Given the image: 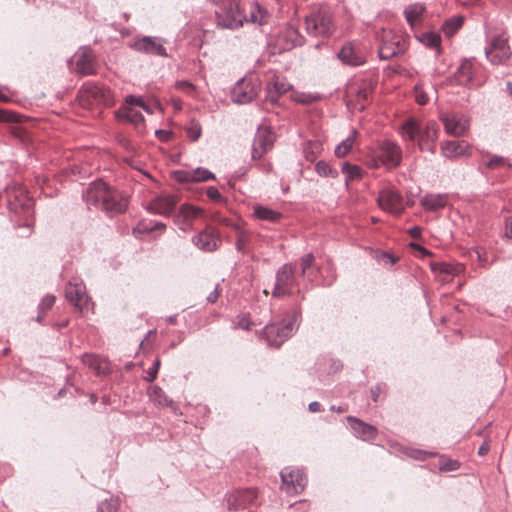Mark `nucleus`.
I'll use <instances>...</instances> for the list:
<instances>
[{
    "label": "nucleus",
    "instance_id": "obj_58",
    "mask_svg": "<svg viewBox=\"0 0 512 512\" xmlns=\"http://www.w3.org/2000/svg\"><path fill=\"white\" fill-rule=\"evenodd\" d=\"M504 237L512 239V217L507 218L505 221V233Z\"/></svg>",
    "mask_w": 512,
    "mask_h": 512
},
{
    "label": "nucleus",
    "instance_id": "obj_35",
    "mask_svg": "<svg viewBox=\"0 0 512 512\" xmlns=\"http://www.w3.org/2000/svg\"><path fill=\"white\" fill-rule=\"evenodd\" d=\"M431 268L434 272H439L445 275H458L463 271V266L460 264H449L445 262L433 263Z\"/></svg>",
    "mask_w": 512,
    "mask_h": 512
},
{
    "label": "nucleus",
    "instance_id": "obj_61",
    "mask_svg": "<svg viewBox=\"0 0 512 512\" xmlns=\"http://www.w3.org/2000/svg\"><path fill=\"white\" fill-rule=\"evenodd\" d=\"M489 449H490L489 444H488V442H486V441H485V442L480 446V448H479V450H478V454H479L480 456H484V455H486V454L488 453Z\"/></svg>",
    "mask_w": 512,
    "mask_h": 512
},
{
    "label": "nucleus",
    "instance_id": "obj_32",
    "mask_svg": "<svg viewBox=\"0 0 512 512\" xmlns=\"http://www.w3.org/2000/svg\"><path fill=\"white\" fill-rule=\"evenodd\" d=\"M420 204L426 210L437 211L446 206L447 196L443 194H427L421 198Z\"/></svg>",
    "mask_w": 512,
    "mask_h": 512
},
{
    "label": "nucleus",
    "instance_id": "obj_14",
    "mask_svg": "<svg viewBox=\"0 0 512 512\" xmlns=\"http://www.w3.org/2000/svg\"><path fill=\"white\" fill-rule=\"evenodd\" d=\"M204 216V211L191 204H183L174 216V223L182 231L193 229L194 222Z\"/></svg>",
    "mask_w": 512,
    "mask_h": 512
},
{
    "label": "nucleus",
    "instance_id": "obj_10",
    "mask_svg": "<svg viewBox=\"0 0 512 512\" xmlns=\"http://www.w3.org/2000/svg\"><path fill=\"white\" fill-rule=\"evenodd\" d=\"M281 489L290 495L301 493L307 484V478L298 468H285L281 472Z\"/></svg>",
    "mask_w": 512,
    "mask_h": 512
},
{
    "label": "nucleus",
    "instance_id": "obj_54",
    "mask_svg": "<svg viewBox=\"0 0 512 512\" xmlns=\"http://www.w3.org/2000/svg\"><path fill=\"white\" fill-rule=\"evenodd\" d=\"M486 166L490 169H496L506 166V160L500 156H492Z\"/></svg>",
    "mask_w": 512,
    "mask_h": 512
},
{
    "label": "nucleus",
    "instance_id": "obj_47",
    "mask_svg": "<svg viewBox=\"0 0 512 512\" xmlns=\"http://www.w3.org/2000/svg\"><path fill=\"white\" fill-rule=\"evenodd\" d=\"M119 506V500L111 498L100 503L98 512H117Z\"/></svg>",
    "mask_w": 512,
    "mask_h": 512
},
{
    "label": "nucleus",
    "instance_id": "obj_11",
    "mask_svg": "<svg viewBox=\"0 0 512 512\" xmlns=\"http://www.w3.org/2000/svg\"><path fill=\"white\" fill-rule=\"evenodd\" d=\"M66 299L80 312L89 310L90 298L86 287L81 281L73 280L68 283L65 290Z\"/></svg>",
    "mask_w": 512,
    "mask_h": 512
},
{
    "label": "nucleus",
    "instance_id": "obj_40",
    "mask_svg": "<svg viewBox=\"0 0 512 512\" xmlns=\"http://www.w3.org/2000/svg\"><path fill=\"white\" fill-rule=\"evenodd\" d=\"M314 256L312 254H306L299 260V266L301 269V275L309 280L313 274L312 267L314 264Z\"/></svg>",
    "mask_w": 512,
    "mask_h": 512
},
{
    "label": "nucleus",
    "instance_id": "obj_57",
    "mask_svg": "<svg viewBox=\"0 0 512 512\" xmlns=\"http://www.w3.org/2000/svg\"><path fill=\"white\" fill-rule=\"evenodd\" d=\"M237 325L241 329L249 330L254 325V323L249 319V317L240 316Z\"/></svg>",
    "mask_w": 512,
    "mask_h": 512
},
{
    "label": "nucleus",
    "instance_id": "obj_30",
    "mask_svg": "<svg viewBox=\"0 0 512 512\" xmlns=\"http://www.w3.org/2000/svg\"><path fill=\"white\" fill-rule=\"evenodd\" d=\"M82 362L98 375L106 374L109 371L108 361L97 355L85 354L82 357Z\"/></svg>",
    "mask_w": 512,
    "mask_h": 512
},
{
    "label": "nucleus",
    "instance_id": "obj_29",
    "mask_svg": "<svg viewBox=\"0 0 512 512\" xmlns=\"http://www.w3.org/2000/svg\"><path fill=\"white\" fill-rule=\"evenodd\" d=\"M475 65L469 60H463L453 75V79L459 85L467 86L473 81Z\"/></svg>",
    "mask_w": 512,
    "mask_h": 512
},
{
    "label": "nucleus",
    "instance_id": "obj_62",
    "mask_svg": "<svg viewBox=\"0 0 512 512\" xmlns=\"http://www.w3.org/2000/svg\"><path fill=\"white\" fill-rule=\"evenodd\" d=\"M381 393V388L379 386H375L371 388V396L374 402L378 400L379 394Z\"/></svg>",
    "mask_w": 512,
    "mask_h": 512
},
{
    "label": "nucleus",
    "instance_id": "obj_4",
    "mask_svg": "<svg viewBox=\"0 0 512 512\" xmlns=\"http://www.w3.org/2000/svg\"><path fill=\"white\" fill-rule=\"evenodd\" d=\"M77 99L80 106L87 109L95 106L108 107L114 104V96L109 89L91 82L83 84L78 92Z\"/></svg>",
    "mask_w": 512,
    "mask_h": 512
},
{
    "label": "nucleus",
    "instance_id": "obj_22",
    "mask_svg": "<svg viewBox=\"0 0 512 512\" xmlns=\"http://www.w3.org/2000/svg\"><path fill=\"white\" fill-rule=\"evenodd\" d=\"M178 201L179 199L175 195H160L149 202L147 209L154 214L169 216L175 209Z\"/></svg>",
    "mask_w": 512,
    "mask_h": 512
},
{
    "label": "nucleus",
    "instance_id": "obj_15",
    "mask_svg": "<svg viewBox=\"0 0 512 512\" xmlns=\"http://www.w3.org/2000/svg\"><path fill=\"white\" fill-rule=\"evenodd\" d=\"M378 205L381 209L399 215L404 210L402 196L395 190L384 189L379 193L377 198Z\"/></svg>",
    "mask_w": 512,
    "mask_h": 512
},
{
    "label": "nucleus",
    "instance_id": "obj_48",
    "mask_svg": "<svg viewBox=\"0 0 512 512\" xmlns=\"http://www.w3.org/2000/svg\"><path fill=\"white\" fill-rule=\"evenodd\" d=\"M193 182H204L213 179L214 176L211 172L203 168L192 170Z\"/></svg>",
    "mask_w": 512,
    "mask_h": 512
},
{
    "label": "nucleus",
    "instance_id": "obj_59",
    "mask_svg": "<svg viewBox=\"0 0 512 512\" xmlns=\"http://www.w3.org/2000/svg\"><path fill=\"white\" fill-rule=\"evenodd\" d=\"M207 196L212 200H219L221 198V194L215 187H209L207 189Z\"/></svg>",
    "mask_w": 512,
    "mask_h": 512
},
{
    "label": "nucleus",
    "instance_id": "obj_19",
    "mask_svg": "<svg viewBox=\"0 0 512 512\" xmlns=\"http://www.w3.org/2000/svg\"><path fill=\"white\" fill-rule=\"evenodd\" d=\"M292 330V323H285L280 326L270 324L265 327L264 335L270 346L279 347L288 337H290Z\"/></svg>",
    "mask_w": 512,
    "mask_h": 512
},
{
    "label": "nucleus",
    "instance_id": "obj_44",
    "mask_svg": "<svg viewBox=\"0 0 512 512\" xmlns=\"http://www.w3.org/2000/svg\"><path fill=\"white\" fill-rule=\"evenodd\" d=\"M150 397L153 401H155L157 404L161 406H168L171 403V401L167 398L162 389H160L159 387H153L151 389Z\"/></svg>",
    "mask_w": 512,
    "mask_h": 512
},
{
    "label": "nucleus",
    "instance_id": "obj_55",
    "mask_svg": "<svg viewBox=\"0 0 512 512\" xmlns=\"http://www.w3.org/2000/svg\"><path fill=\"white\" fill-rule=\"evenodd\" d=\"M319 149L318 143H308L305 149V157L309 161H314L316 158V151Z\"/></svg>",
    "mask_w": 512,
    "mask_h": 512
},
{
    "label": "nucleus",
    "instance_id": "obj_41",
    "mask_svg": "<svg viewBox=\"0 0 512 512\" xmlns=\"http://www.w3.org/2000/svg\"><path fill=\"white\" fill-rule=\"evenodd\" d=\"M342 171L347 176L348 181H353L362 177V169L357 165L344 163Z\"/></svg>",
    "mask_w": 512,
    "mask_h": 512
},
{
    "label": "nucleus",
    "instance_id": "obj_51",
    "mask_svg": "<svg viewBox=\"0 0 512 512\" xmlns=\"http://www.w3.org/2000/svg\"><path fill=\"white\" fill-rule=\"evenodd\" d=\"M292 98L294 101L301 104H310L318 100L317 96L305 93H295Z\"/></svg>",
    "mask_w": 512,
    "mask_h": 512
},
{
    "label": "nucleus",
    "instance_id": "obj_45",
    "mask_svg": "<svg viewBox=\"0 0 512 512\" xmlns=\"http://www.w3.org/2000/svg\"><path fill=\"white\" fill-rule=\"evenodd\" d=\"M460 467V463L457 460L446 458L444 456L439 459V469L442 472L455 471Z\"/></svg>",
    "mask_w": 512,
    "mask_h": 512
},
{
    "label": "nucleus",
    "instance_id": "obj_13",
    "mask_svg": "<svg viewBox=\"0 0 512 512\" xmlns=\"http://www.w3.org/2000/svg\"><path fill=\"white\" fill-rule=\"evenodd\" d=\"M486 55L492 64L505 63L511 56L508 38L504 34L494 37L486 51Z\"/></svg>",
    "mask_w": 512,
    "mask_h": 512
},
{
    "label": "nucleus",
    "instance_id": "obj_50",
    "mask_svg": "<svg viewBox=\"0 0 512 512\" xmlns=\"http://www.w3.org/2000/svg\"><path fill=\"white\" fill-rule=\"evenodd\" d=\"M175 89L182 91L189 96H194L196 93V87L194 86V84L184 80L177 81L175 83Z\"/></svg>",
    "mask_w": 512,
    "mask_h": 512
},
{
    "label": "nucleus",
    "instance_id": "obj_52",
    "mask_svg": "<svg viewBox=\"0 0 512 512\" xmlns=\"http://www.w3.org/2000/svg\"><path fill=\"white\" fill-rule=\"evenodd\" d=\"M160 364L161 362L159 359L154 361L153 366L146 371L147 375L144 377L146 381L152 382L156 379Z\"/></svg>",
    "mask_w": 512,
    "mask_h": 512
},
{
    "label": "nucleus",
    "instance_id": "obj_33",
    "mask_svg": "<svg viewBox=\"0 0 512 512\" xmlns=\"http://www.w3.org/2000/svg\"><path fill=\"white\" fill-rule=\"evenodd\" d=\"M424 11L425 7L422 4H411L405 9V18L411 26H414L421 22Z\"/></svg>",
    "mask_w": 512,
    "mask_h": 512
},
{
    "label": "nucleus",
    "instance_id": "obj_53",
    "mask_svg": "<svg viewBox=\"0 0 512 512\" xmlns=\"http://www.w3.org/2000/svg\"><path fill=\"white\" fill-rule=\"evenodd\" d=\"M174 178L176 181L180 183H190L193 182L192 171H176L174 173Z\"/></svg>",
    "mask_w": 512,
    "mask_h": 512
},
{
    "label": "nucleus",
    "instance_id": "obj_49",
    "mask_svg": "<svg viewBox=\"0 0 512 512\" xmlns=\"http://www.w3.org/2000/svg\"><path fill=\"white\" fill-rule=\"evenodd\" d=\"M421 41L429 47L438 48L440 46L441 38L438 34L426 33L422 36Z\"/></svg>",
    "mask_w": 512,
    "mask_h": 512
},
{
    "label": "nucleus",
    "instance_id": "obj_31",
    "mask_svg": "<svg viewBox=\"0 0 512 512\" xmlns=\"http://www.w3.org/2000/svg\"><path fill=\"white\" fill-rule=\"evenodd\" d=\"M338 56L344 63L349 65L358 66L364 63L363 55L357 52L351 43L344 45Z\"/></svg>",
    "mask_w": 512,
    "mask_h": 512
},
{
    "label": "nucleus",
    "instance_id": "obj_21",
    "mask_svg": "<svg viewBox=\"0 0 512 512\" xmlns=\"http://www.w3.org/2000/svg\"><path fill=\"white\" fill-rule=\"evenodd\" d=\"M193 243L203 251L212 252L219 247L221 239L214 228L207 227L193 237Z\"/></svg>",
    "mask_w": 512,
    "mask_h": 512
},
{
    "label": "nucleus",
    "instance_id": "obj_20",
    "mask_svg": "<svg viewBox=\"0 0 512 512\" xmlns=\"http://www.w3.org/2000/svg\"><path fill=\"white\" fill-rule=\"evenodd\" d=\"M346 419L355 437L366 442H373L377 438L378 429L375 426L353 416H348Z\"/></svg>",
    "mask_w": 512,
    "mask_h": 512
},
{
    "label": "nucleus",
    "instance_id": "obj_5",
    "mask_svg": "<svg viewBox=\"0 0 512 512\" xmlns=\"http://www.w3.org/2000/svg\"><path fill=\"white\" fill-rule=\"evenodd\" d=\"M305 30L312 36L328 37L335 30L331 11L327 7H319L305 17Z\"/></svg>",
    "mask_w": 512,
    "mask_h": 512
},
{
    "label": "nucleus",
    "instance_id": "obj_39",
    "mask_svg": "<svg viewBox=\"0 0 512 512\" xmlns=\"http://www.w3.org/2000/svg\"><path fill=\"white\" fill-rule=\"evenodd\" d=\"M283 37L287 41L284 49H290L292 47L299 46L303 42L302 36L299 34L298 30L293 27H289Z\"/></svg>",
    "mask_w": 512,
    "mask_h": 512
},
{
    "label": "nucleus",
    "instance_id": "obj_56",
    "mask_svg": "<svg viewBox=\"0 0 512 512\" xmlns=\"http://www.w3.org/2000/svg\"><path fill=\"white\" fill-rule=\"evenodd\" d=\"M415 99L419 105H425L428 102V96L420 85L415 86Z\"/></svg>",
    "mask_w": 512,
    "mask_h": 512
},
{
    "label": "nucleus",
    "instance_id": "obj_16",
    "mask_svg": "<svg viewBox=\"0 0 512 512\" xmlns=\"http://www.w3.org/2000/svg\"><path fill=\"white\" fill-rule=\"evenodd\" d=\"M75 71L81 75H92L96 73L95 55L90 48H81L74 55Z\"/></svg>",
    "mask_w": 512,
    "mask_h": 512
},
{
    "label": "nucleus",
    "instance_id": "obj_18",
    "mask_svg": "<svg viewBox=\"0 0 512 512\" xmlns=\"http://www.w3.org/2000/svg\"><path fill=\"white\" fill-rule=\"evenodd\" d=\"M257 490L253 488L236 490L227 497V504L230 510L246 508L257 500Z\"/></svg>",
    "mask_w": 512,
    "mask_h": 512
},
{
    "label": "nucleus",
    "instance_id": "obj_17",
    "mask_svg": "<svg viewBox=\"0 0 512 512\" xmlns=\"http://www.w3.org/2000/svg\"><path fill=\"white\" fill-rule=\"evenodd\" d=\"M290 89L291 85L286 80V78L273 73L266 84L265 100L275 104L277 103L280 96L288 92Z\"/></svg>",
    "mask_w": 512,
    "mask_h": 512
},
{
    "label": "nucleus",
    "instance_id": "obj_28",
    "mask_svg": "<svg viewBox=\"0 0 512 512\" xmlns=\"http://www.w3.org/2000/svg\"><path fill=\"white\" fill-rule=\"evenodd\" d=\"M373 84L371 81L363 80L360 83L352 84L348 88L349 95H355L360 109L364 108V102H366L369 96L373 92Z\"/></svg>",
    "mask_w": 512,
    "mask_h": 512
},
{
    "label": "nucleus",
    "instance_id": "obj_34",
    "mask_svg": "<svg viewBox=\"0 0 512 512\" xmlns=\"http://www.w3.org/2000/svg\"><path fill=\"white\" fill-rule=\"evenodd\" d=\"M165 230H166V224L163 222H156V223L152 224V223H146L145 221H141L134 228L133 232H134V234L157 232L158 235H161L165 232Z\"/></svg>",
    "mask_w": 512,
    "mask_h": 512
},
{
    "label": "nucleus",
    "instance_id": "obj_38",
    "mask_svg": "<svg viewBox=\"0 0 512 512\" xmlns=\"http://www.w3.org/2000/svg\"><path fill=\"white\" fill-rule=\"evenodd\" d=\"M357 132L353 131L352 134L343 140L335 149V155L338 158L345 157L353 148L356 140Z\"/></svg>",
    "mask_w": 512,
    "mask_h": 512
},
{
    "label": "nucleus",
    "instance_id": "obj_63",
    "mask_svg": "<svg viewBox=\"0 0 512 512\" xmlns=\"http://www.w3.org/2000/svg\"><path fill=\"white\" fill-rule=\"evenodd\" d=\"M383 260L386 261V263H389L390 265H393L397 262V258H395L394 256L390 255V254H387V253H384L383 254Z\"/></svg>",
    "mask_w": 512,
    "mask_h": 512
},
{
    "label": "nucleus",
    "instance_id": "obj_2",
    "mask_svg": "<svg viewBox=\"0 0 512 512\" xmlns=\"http://www.w3.org/2000/svg\"><path fill=\"white\" fill-rule=\"evenodd\" d=\"M87 205L113 216L126 211L128 197L103 181H95L89 185L84 195Z\"/></svg>",
    "mask_w": 512,
    "mask_h": 512
},
{
    "label": "nucleus",
    "instance_id": "obj_42",
    "mask_svg": "<svg viewBox=\"0 0 512 512\" xmlns=\"http://www.w3.org/2000/svg\"><path fill=\"white\" fill-rule=\"evenodd\" d=\"M185 129L187 136L191 141H197L202 134V128L200 123L194 119L187 124Z\"/></svg>",
    "mask_w": 512,
    "mask_h": 512
},
{
    "label": "nucleus",
    "instance_id": "obj_26",
    "mask_svg": "<svg viewBox=\"0 0 512 512\" xmlns=\"http://www.w3.org/2000/svg\"><path fill=\"white\" fill-rule=\"evenodd\" d=\"M442 121L446 133L455 137L464 135L469 128V121L456 114H447L442 117Z\"/></svg>",
    "mask_w": 512,
    "mask_h": 512
},
{
    "label": "nucleus",
    "instance_id": "obj_60",
    "mask_svg": "<svg viewBox=\"0 0 512 512\" xmlns=\"http://www.w3.org/2000/svg\"><path fill=\"white\" fill-rule=\"evenodd\" d=\"M10 206H11V209L14 210L16 213H20L18 211V207L20 208L21 211H25L26 209L29 208V205L26 203V202H22V201H18L17 203L15 204H12L10 202Z\"/></svg>",
    "mask_w": 512,
    "mask_h": 512
},
{
    "label": "nucleus",
    "instance_id": "obj_1",
    "mask_svg": "<svg viewBox=\"0 0 512 512\" xmlns=\"http://www.w3.org/2000/svg\"><path fill=\"white\" fill-rule=\"evenodd\" d=\"M219 10L216 11L218 26L236 29L244 22L265 25L270 20V13L258 3H250L248 11L240 9V0H220Z\"/></svg>",
    "mask_w": 512,
    "mask_h": 512
},
{
    "label": "nucleus",
    "instance_id": "obj_9",
    "mask_svg": "<svg viewBox=\"0 0 512 512\" xmlns=\"http://www.w3.org/2000/svg\"><path fill=\"white\" fill-rule=\"evenodd\" d=\"M401 160L402 150L400 146L390 140H385L380 144L374 157L375 166H378V163H380L389 169L398 167Z\"/></svg>",
    "mask_w": 512,
    "mask_h": 512
},
{
    "label": "nucleus",
    "instance_id": "obj_6",
    "mask_svg": "<svg viewBox=\"0 0 512 512\" xmlns=\"http://www.w3.org/2000/svg\"><path fill=\"white\" fill-rule=\"evenodd\" d=\"M301 293L296 279V267L291 264L283 265L276 273V282L272 296L276 298Z\"/></svg>",
    "mask_w": 512,
    "mask_h": 512
},
{
    "label": "nucleus",
    "instance_id": "obj_8",
    "mask_svg": "<svg viewBox=\"0 0 512 512\" xmlns=\"http://www.w3.org/2000/svg\"><path fill=\"white\" fill-rule=\"evenodd\" d=\"M261 81L256 75H248L236 83L232 91L234 102L246 104L255 99L260 91Z\"/></svg>",
    "mask_w": 512,
    "mask_h": 512
},
{
    "label": "nucleus",
    "instance_id": "obj_3",
    "mask_svg": "<svg viewBox=\"0 0 512 512\" xmlns=\"http://www.w3.org/2000/svg\"><path fill=\"white\" fill-rule=\"evenodd\" d=\"M399 133L406 141H417L421 151L435 152V142L438 139L439 127L436 122L429 121L424 125L410 118L399 127Z\"/></svg>",
    "mask_w": 512,
    "mask_h": 512
},
{
    "label": "nucleus",
    "instance_id": "obj_25",
    "mask_svg": "<svg viewBox=\"0 0 512 512\" xmlns=\"http://www.w3.org/2000/svg\"><path fill=\"white\" fill-rule=\"evenodd\" d=\"M0 122H14L11 128L12 135L25 146H29L31 142L30 133L19 123L18 116L10 111L0 109Z\"/></svg>",
    "mask_w": 512,
    "mask_h": 512
},
{
    "label": "nucleus",
    "instance_id": "obj_36",
    "mask_svg": "<svg viewBox=\"0 0 512 512\" xmlns=\"http://www.w3.org/2000/svg\"><path fill=\"white\" fill-rule=\"evenodd\" d=\"M254 215L260 220L269 222H277L281 218L279 212L263 206H255Z\"/></svg>",
    "mask_w": 512,
    "mask_h": 512
},
{
    "label": "nucleus",
    "instance_id": "obj_24",
    "mask_svg": "<svg viewBox=\"0 0 512 512\" xmlns=\"http://www.w3.org/2000/svg\"><path fill=\"white\" fill-rule=\"evenodd\" d=\"M441 154L449 159H458L471 155V146L464 140H449L441 143Z\"/></svg>",
    "mask_w": 512,
    "mask_h": 512
},
{
    "label": "nucleus",
    "instance_id": "obj_64",
    "mask_svg": "<svg viewBox=\"0 0 512 512\" xmlns=\"http://www.w3.org/2000/svg\"><path fill=\"white\" fill-rule=\"evenodd\" d=\"M320 410H321V404L319 402L314 401L309 404L310 412H319Z\"/></svg>",
    "mask_w": 512,
    "mask_h": 512
},
{
    "label": "nucleus",
    "instance_id": "obj_27",
    "mask_svg": "<svg viewBox=\"0 0 512 512\" xmlns=\"http://www.w3.org/2000/svg\"><path fill=\"white\" fill-rule=\"evenodd\" d=\"M133 48L139 52H144L147 54L158 56L166 55L163 45L156 38L152 37H142L135 40Z\"/></svg>",
    "mask_w": 512,
    "mask_h": 512
},
{
    "label": "nucleus",
    "instance_id": "obj_12",
    "mask_svg": "<svg viewBox=\"0 0 512 512\" xmlns=\"http://www.w3.org/2000/svg\"><path fill=\"white\" fill-rule=\"evenodd\" d=\"M406 48L405 40L402 36L394 34L392 31L383 30L382 44L379 48L381 59H391L404 52Z\"/></svg>",
    "mask_w": 512,
    "mask_h": 512
},
{
    "label": "nucleus",
    "instance_id": "obj_37",
    "mask_svg": "<svg viewBox=\"0 0 512 512\" xmlns=\"http://www.w3.org/2000/svg\"><path fill=\"white\" fill-rule=\"evenodd\" d=\"M56 297L54 295H46L38 306L37 322L42 323L45 319L46 313L53 307Z\"/></svg>",
    "mask_w": 512,
    "mask_h": 512
},
{
    "label": "nucleus",
    "instance_id": "obj_7",
    "mask_svg": "<svg viewBox=\"0 0 512 512\" xmlns=\"http://www.w3.org/2000/svg\"><path fill=\"white\" fill-rule=\"evenodd\" d=\"M136 107H140L151 113L142 99L128 96L125 104L115 112V116L119 121L131 123L136 128L140 129L144 124V117Z\"/></svg>",
    "mask_w": 512,
    "mask_h": 512
},
{
    "label": "nucleus",
    "instance_id": "obj_23",
    "mask_svg": "<svg viewBox=\"0 0 512 512\" xmlns=\"http://www.w3.org/2000/svg\"><path fill=\"white\" fill-rule=\"evenodd\" d=\"M273 143L274 135L269 128L264 127L258 129L253 144V159H260L267 151L272 148Z\"/></svg>",
    "mask_w": 512,
    "mask_h": 512
},
{
    "label": "nucleus",
    "instance_id": "obj_46",
    "mask_svg": "<svg viewBox=\"0 0 512 512\" xmlns=\"http://www.w3.org/2000/svg\"><path fill=\"white\" fill-rule=\"evenodd\" d=\"M463 24V19L461 17H454L445 22L443 29L444 32L451 36L453 35Z\"/></svg>",
    "mask_w": 512,
    "mask_h": 512
},
{
    "label": "nucleus",
    "instance_id": "obj_43",
    "mask_svg": "<svg viewBox=\"0 0 512 512\" xmlns=\"http://www.w3.org/2000/svg\"><path fill=\"white\" fill-rule=\"evenodd\" d=\"M315 170L322 177L336 178L338 176V172L331 168L330 165L324 161L317 162L315 165Z\"/></svg>",
    "mask_w": 512,
    "mask_h": 512
}]
</instances>
